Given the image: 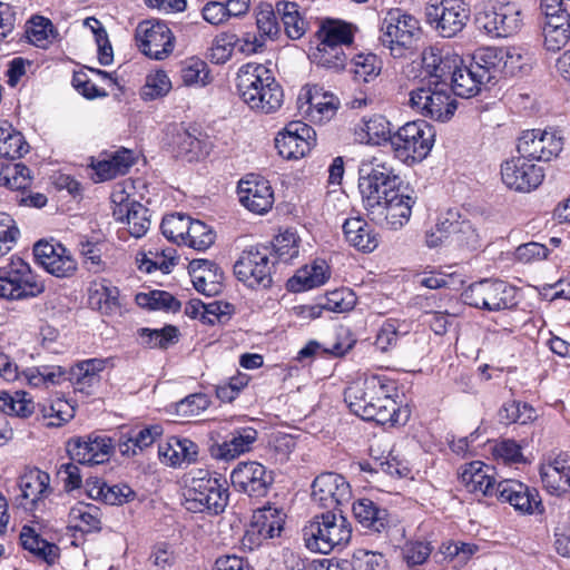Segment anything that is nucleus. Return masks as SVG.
I'll use <instances>...</instances> for the list:
<instances>
[{"label":"nucleus","mask_w":570,"mask_h":570,"mask_svg":"<svg viewBox=\"0 0 570 570\" xmlns=\"http://www.w3.org/2000/svg\"><path fill=\"white\" fill-rule=\"evenodd\" d=\"M372 165L358 180L364 207L372 220L399 229L410 220L415 198L401 190L402 179L391 165L376 157Z\"/></svg>","instance_id":"f257e3e1"},{"label":"nucleus","mask_w":570,"mask_h":570,"mask_svg":"<svg viewBox=\"0 0 570 570\" xmlns=\"http://www.w3.org/2000/svg\"><path fill=\"white\" fill-rule=\"evenodd\" d=\"M395 384L387 376L372 374L353 381L344 391L351 412L365 421L379 424L399 423L396 401L392 397Z\"/></svg>","instance_id":"f03ea898"},{"label":"nucleus","mask_w":570,"mask_h":570,"mask_svg":"<svg viewBox=\"0 0 570 570\" xmlns=\"http://www.w3.org/2000/svg\"><path fill=\"white\" fill-rule=\"evenodd\" d=\"M236 87L242 100L256 112L274 114L283 105V89L264 65L242 66L237 72Z\"/></svg>","instance_id":"7ed1b4c3"},{"label":"nucleus","mask_w":570,"mask_h":570,"mask_svg":"<svg viewBox=\"0 0 570 570\" xmlns=\"http://www.w3.org/2000/svg\"><path fill=\"white\" fill-rule=\"evenodd\" d=\"M184 497L186 510L219 514L228 504L227 481L216 472L197 469L191 472Z\"/></svg>","instance_id":"20e7f679"},{"label":"nucleus","mask_w":570,"mask_h":570,"mask_svg":"<svg viewBox=\"0 0 570 570\" xmlns=\"http://www.w3.org/2000/svg\"><path fill=\"white\" fill-rule=\"evenodd\" d=\"M28 149L29 145L21 132L7 124L0 126V158L9 160L0 163V186L21 191L31 186L29 168L21 163H13L28 153Z\"/></svg>","instance_id":"39448f33"},{"label":"nucleus","mask_w":570,"mask_h":570,"mask_svg":"<svg viewBox=\"0 0 570 570\" xmlns=\"http://www.w3.org/2000/svg\"><path fill=\"white\" fill-rule=\"evenodd\" d=\"M351 537V523L341 512L326 511L315 515L303 529L306 548L323 554L344 547Z\"/></svg>","instance_id":"423d86ee"},{"label":"nucleus","mask_w":570,"mask_h":570,"mask_svg":"<svg viewBox=\"0 0 570 570\" xmlns=\"http://www.w3.org/2000/svg\"><path fill=\"white\" fill-rule=\"evenodd\" d=\"M435 132L425 120L410 121L393 134L391 147L397 159L406 164L423 160L431 151Z\"/></svg>","instance_id":"0eeeda50"},{"label":"nucleus","mask_w":570,"mask_h":570,"mask_svg":"<svg viewBox=\"0 0 570 570\" xmlns=\"http://www.w3.org/2000/svg\"><path fill=\"white\" fill-rule=\"evenodd\" d=\"M409 101L416 112L441 122L450 120L456 109L449 83L442 81H428L426 85L412 89Z\"/></svg>","instance_id":"6e6552de"},{"label":"nucleus","mask_w":570,"mask_h":570,"mask_svg":"<svg viewBox=\"0 0 570 570\" xmlns=\"http://www.w3.org/2000/svg\"><path fill=\"white\" fill-rule=\"evenodd\" d=\"M495 58V51L485 50L470 66L459 63L449 82L450 92L453 91L455 96L463 98L475 96L481 90V86L495 78L498 71V65L493 61Z\"/></svg>","instance_id":"1a4fd4ad"},{"label":"nucleus","mask_w":570,"mask_h":570,"mask_svg":"<svg viewBox=\"0 0 570 570\" xmlns=\"http://www.w3.org/2000/svg\"><path fill=\"white\" fill-rule=\"evenodd\" d=\"M420 31V22L415 17L400 9H393L383 20L381 41L394 57H402L413 47Z\"/></svg>","instance_id":"9d476101"},{"label":"nucleus","mask_w":570,"mask_h":570,"mask_svg":"<svg viewBox=\"0 0 570 570\" xmlns=\"http://www.w3.org/2000/svg\"><path fill=\"white\" fill-rule=\"evenodd\" d=\"M462 298L470 306L490 312L508 309L517 304L515 288L503 281L473 283L462 293Z\"/></svg>","instance_id":"9b49d317"},{"label":"nucleus","mask_w":570,"mask_h":570,"mask_svg":"<svg viewBox=\"0 0 570 570\" xmlns=\"http://www.w3.org/2000/svg\"><path fill=\"white\" fill-rule=\"evenodd\" d=\"M425 14L430 26L443 38L460 33L470 19V7L464 0H430Z\"/></svg>","instance_id":"f8f14e48"},{"label":"nucleus","mask_w":570,"mask_h":570,"mask_svg":"<svg viewBox=\"0 0 570 570\" xmlns=\"http://www.w3.org/2000/svg\"><path fill=\"white\" fill-rule=\"evenodd\" d=\"M135 41L139 51L146 57L164 60L173 53L176 38L165 21L148 19L137 24Z\"/></svg>","instance_id":"ddd939ff"},{"label":"nucleus","mask_w":570,"mask_h":570,"mask_svg":"<svg viewBox=\"0 0 570 570\" xmlns=\"http://www.w3.org/2000/svg\"><path fill=\"white\" fill-rule=\"evenodd\" d=\"M272 252L264 246H252L244 249L234 264V273L238 281L250 288L269 287L272 284Z\"/></svg>","instance_id":"4468645a"},{"label":"nucleus","mask_w":570,"mask_h":570,"mask_svg":"<svg viewBox=\"0 0 570 570\" xmlns=\"http://www.w3.org/2000/svg\"><path fill=\"white\" fill-rule=\"evenodd\" d=\"M519 154L529 160L550 161L563 149V137L554 129H530L521 134Z\"/></svg>","instance_id":"2eb2a0df"},{"label":"nucleus","mask_w":570,"mask_h":570,"mask_svg":"<svg viewBox=\"0 0 570 570\" xmlns=\"http://www.w3.org/2000/svg\"><path fill=\"white\" fill-rule=\"evenodd\" d=\"M351 499V485L341 474L322 473L312 484V500L326 511L341 512L338 508L348 503Z\"/></svg>","instance_id":"dca6fc26"},{"label":"nucleus","mask_w":570,"mask_h":570,"mask_svg":"<svg viewBox=\"0 0 570 570\" xmlns=\"http://www.w3.org/2000/svg\"><path fill=\"white\" fill-rule=\"evenodd\" d=\"M521 12L512 3H494L478 13L476 23L491 37H509L521 26Z\"/></svg>","instance_id":"f3484780"},{"label":"nucleus","mask_w":570,"mask_h":570,"mask_svg":"<svg viewBox=\"0 0 570 570\" xmlns=\"http://www.w3.org/2000/svg\"><path fill=\"white\" fill-rule=\"evenodd\" d=\"M33 256L38 265L58 278L71 277L78 268L70 250L58 242H37L33 246Z\"/></svg>","instance_id":"a211bd4d"},{"label":"nucleus","mask_w":570,"mask_h":570,"mask_svg":"<svg viewBox=\"0 0 570 570\" xmlns=\"http://www.w3.org/2000/svg\"><path fill=\"white\" fill-rule=\"evenodd\" d=\"M112 449V441L109 436L94 433L76 436L67 442V452L70 459L85 465H97L107 462Z\"/></svg>","instance_id":"6ab92c4d"},{"label":"nucleus","mask_w":570,"mask_h":570,"mask_svg":"<svg viewBox=\"0 0 570 570\" xmlns=\"http://www.w3.org/2000/svg\"><path fill=\"white\" fill-rule=\"evenodd\" d=\"M501 178L508 188L529 193L541 185L544 174L542 167L521 156L508 159L501 165Z\"/></svg>","instance_id":"aec40b11"},{"label":"nucleus","mask_w":570,"mask_h":570,"mask_svg":"<svg viewBox=\"0 0 570 570\" xmlns=\"http://www.w3.org/2000/svg\"><path fill=\"white\" fill-rule=\"evenodd\" d=\"M235 489L249 497H264L273 484L274 478L263 464L256 461L239 462L230 473Z\"/></svg>","instance_id":"412c9836"},{"label":"nucleus","mask_w":570,"mask_h":570,"mask_svg":"<svg viewBox=\"0 0 570 570\" xmlns=\"http://www.w3.org/2000/svg\"><path fill=\"white\" fill-rule=\"evenodd\" d=\"M315 144V130L302 122L292 121L275 138V147L285 159H299Z\"/></svg>","instance_id":"4be33fe9"},{"label":"nucleus","mask_w":570,"mask_h":570,"mask_svg":"<svg viewBox=\"0 0 570 570\" xmlns=\"http://www.w3.org/2000/svg\"><path fill=\"white\" fill-rule=\"evenodd\" d=\"M240 204L249 212L258 215L267 213L274 204V193L267 179L249 174L238 183Z\"/></svg>","instance_id":"5701e85b"},{"label":"nucleus","mask_w":570,"mask_h":570,"mask_svg":"<svg viewBox=\"0 0 570 570\" xmlns=\"http://www.w3.org/2000/svg\"><path fill=\"white\" fill-rule=\"evenodd\" d=\"M495 491V497L501 502L509 503L521 513L532 514L541 507L537 489L530 488L518 480H502L498 483Z\"/></svg>","instance_id":"b1692460"},{"label":"nucleus","mask_w":570,"mask_h":570,"mask_svg":"<svg viewBox=\"0 0 570 570\" xmlns=\"http://www.w3.org/2000/svg\"><path fill=\"white\" fill-rule=\"evenodd\" d=\"M18 485L21 494L17 501L24 510H38L51 493L50 476L39 469L24 472L19 478Z\"/></svg>","instance_id":"393cba45"},{"label":"nucleus","mask_w":570,"mask_h":570,"mask_svg":"<svg viewBox=\"0 0 570 570\" xmlns=\"http://www.w3.org/2000/svg\"><path fill=\"white\" fill-rule=\"evenodd\" d=\"M540 476L551 494L567 492L570 489V452H560L544 461L540 465Z\"/></svg>","instance_id":"a878e982"},{"label":"nucleus","mask_w":570,"mask_h":570,"mask_svg":"<svg viewBox=\"0 0 570 570\" xmlns=\"http://www.w3.org/2000/svg\"><path fill=\"white\" fill-rule=\"evenodd\" d=\"M436 232H442L449 239L459 245L475 247L478 234L470 220L464 218L459 210L449 209L440 215L435 224Z\"/></svg>","instance_id":"bb28decb"},{"label":"nucleus","mask_w":570,"mask_h":570,"mask_svg":"<svg viewBox=\"0 0 570 570\" xmlns=\"http://www.w3.org/2000/svg\"><path fill=\"white\" fill-rule=\"evenodd\" d=\"M462 59L458 55L443 52L436 48H429L423 51L422 65L429 76L428 81L450 82L453 72L458 68Z\"/></svg>","instance_id":"cd10ccee"},{"label":"nucleus","mask_w":570,"mask_h":570,"mask_svg":"<svg viewBox=\"0 0 570 570\" xmlns=\"http://www.w3.org/2000/svg\"><path fill=\"white\" fill-rule=\"evenodd\" d=\"M492 469L481 461L465 464L460 473L461 483L471 493H480L484 497H495V481Z\"/></svg>","instance_id":"c85d7f7f"},{"label":"nucleus","mask_w":570,"mask_h":570,"mask_svg":"<svg viewBox=\"0 0 570 570\" xmlns=\"http://www.w3.org/2000/svg\"><path fill=\"white\" fill-rule=\"evenodd\" d=\"M305 99L306 109L304 112L312 121L323 122L330 120L336 112L338 101L334 95L323 91L322 88L314 86L301 94L299 100Z\"/></svg>","instance_id":"c756f323"},{"label":"nucleus","mask_w":570,"mask_h":570,"mask_svg":"<svg viewBox=\"0 0 570 570\" xmlns=\"http://www.w3.org/2000/svg\"><path fill=\"white\" fill-rule=\"evenodd\" d=\"M105 365L106 360L101 358L82 361L71 367L69 372L66 371L65 381H70L75 391L89 395L91 389L99 383V373L105 368Z\"/></svg>","instance_id":"7c9ffc66"},{"label":"nucleus","mask_w":570,"mask_h":570,"mask_svg":"<svg viewBox=\"0 0 570 570\" xmlns=\"http://www.w3.org/2000/svg\"><path fill=\"white\" fill-rule=\"evenodd\" d=\"M158 455L163 463L170 466L190 464L197 460L198 445L189 439L173 436L159 444Z\"/></svg>","instance_id":"2f4dec72"},{"label":"nucleus","mask_w":570,"mask_h":570,"mask_svg":"<svg viewBox=\"0 0 570 570\" xmlns=\"http://www.w3.org/2000/svg\"><path fill=\"white\" fill-rule=\"evenodd\" d=\"M284 514L274 507H264L253 513L249 535H257L258 540L278 537L283 530Z\"/></svg>","instance_id":"473e14b6"},{"label":"nucleus","mask_w":570,"mask_h":570,"mask_svg":"<svg viewBox=\"0 0 570 570\" xmlns=\"http://www.w3.org/2000/svg\"><path fill=\"white\" fill-rule=\"evenodd\" d=\"M343 233L346 242L362 252L371 253L379 246V235L362 217L347 218Z\"/></svg>","instance_id":"72a5a7b5"},{"label":"nucleus","mask_w":570,"mask_h":570,"mask_svg":"<svg viewBox=\"0 0 570 570\" xmlns=\"http://www.w3.org/2000/svg\"><path fill=\"white\" fill-rule=\"evenodd\" d=\"M258 436L257 431L252 426L235 429L229 439L218 444L214 455L222 460H234L235 458L249 452Z\"/></svg>","instance_id":"f704fd0d"},{"label":"nucleus","mask_w":570,"mask_h":570,"mask_svg":"<svg viewBox=\"0 0 570 570\" xmlns=\"http://www.w3.org/2000/svg\"><path fill=\"white\" fill-rule=\"evenodd\" d=\"M170 145L176 157L193 161L203 150V141L196 128L187 129L183 125H175L170 129Z\"/></svg>","instance_id":"c9c22d12"},{"label":"nucleus","mask_w":570,"mask_h":570,"mask_svg":"<svg viewBox=\"0 0 570 570\" xmlns=\"http://www.w3.org/2000/svg\"><path fill=\"white\" fill-rule=\"evenodd\" d=\"M353 514L357 522L373 532L384 531L390 523L386 509L379 507L372 500L363 498L353 503Z\"/></svg>","instance_id":"e433bc0d"},{"label":"nucleus","mask_w":570,"mask_h":570,"mask_svg":"<svg viewBox=\"0 0 570 570\" xmlns=\"http://www.w3.org/2000/svg\"><path fill=\"white\" fill-rule=\"evenodd\" d=\"M330 278V267L325 261H314L299 268L288 279L287 287L293 292H304L324 285Z\"/></svg>","instance_id":"4c0bfd02"},{"label":"nucleus","mask_w":570,"mask_h":570,"mask_svg":"<svg viewBox=\"0 0 570 570\" xmlns=\"http://www.w3.org/2000/svg\"><path fill=\"white\" fill-rule=\"evenodd\" d=\"M114 216L117 220L126 223L129 234L136 238L144 236L150 226L147 208L138 203L120 204Z\"/></svg>","instance_id":"58836bf2"},{"label":"nucleus","mask_w":570,"mask_h":570,"mask_svg":"<svg viewBox=\"0 0 570 570\" xmlns=\"http://www.w3.org/2000/svg\"><path fill=\"white\" fill-rule=\"evenodd\" d=\"M134 153L122 148L106 155L104 159L97 163L95 170L101 180H109L118 175H125L134 165Z\"/></svg>","instance_id":"ea45409f"},{"label":"nucleus","mask_w":570,"mask_h":570,"mask_svg":"<svg viewBox=\"0 0 570 570\" xmlns=\"http://www.w3.org/2000/svg\"><path fill=\"white\" fill-rule=\"evenodd\" d=\"M276 13L283 22L284 30L288 38L299 39L307 29V22L302 17L298 4L291 1H278Z\"/></svg>","instance_id":"a19ab883"},{"label":"nucleus","mask_w":570,"mask_h":570,"mask_svg":"<svg viewBox=\"0 0 570 570\" xmlns=\"http://www.w3.org/2000/svg\"><path fill=\"white\" fill-rule=\"evenodd\" d=\"M68 518L71 527L81 532L100 530V510L96 505L78 502L70 509Z\"/></svg>","instance_id":"79ce46f5"},{"label":"nucleus","mask_w":570,"mask_h":570,"mask_svg":"<svg viewBox=\"0 0 570 570\" xmlns=\"http://www.w3.org/2000/svg\"><path fill=\"white\" fill-rule=\"evenodd\" d=\"M66 379V370L59 365H42L29 367L21 372L20 380L28 385L38 387L42 385H57Z\"/></svg>","instance_id":"37998d69"},{"label":"nucleus","mask_w":570,"mask_h":570,"mask_svg":"<svg viewBox=\"0 0 570 570\" xmlns=\"http://www.w3.org/2000/svg\"><path fill=\"white\" fill-rule=\"evenodd\" d=\"M320 40L343 48L351 46L354 31L350 23L340 20H326L317 32Z\"/></svg>","instance_id":"c03bdc74"},{"label":"nucleus","mask_w":570,"mask_h":570,"mask_svg":"<svg viewBox=\"0 0 570 570\" xmlns=\"http://www.w3.org/2000/svg\"><path fill=\"white\" fill-rule=\"evenodd\" d=\"M20 541L26 550L42 558L47 562H52L58 553L56 544L40 538L36 530L29 525H24L20 532Z\"/></svg>","instance_id":"a18cd8bd"},{"label":"nucleus","mask_w":570,"mask_h":570,"mask_svg":"<svg viewBox=\"0 0 570 570\" xmlns=\"http://www.w3.org/2000/svg\"><path fill=\"white\" fill-rule=\"evenodd\" d=\"M45 284H33L32 287L22 285L9 275H4V268H0V297L6 299H23L36 297L43 293Z\"/></svg>","instance_id":"49530a36"},{"label":"nucleus","mask_w":570,"mask_h":570,"mask_svg":"<svg viewBox=\"0 0 570 570\" xmlns=\"http://www.w3.org/2000/svg\"><path fill=\"white\" fill-rule=\"evenodd\" d=\"M40 411L48 426H61L75 416V407L60 397L42 403Z\"/></svg>","instance_id":"de8ad7c7"},{"label":"nucleus","mask_w":570,"mask_h":570,"mask_svg":"<svg viewBox=\"0 0 570 570\" xmlns=\"http://www.w3.org/2000/svg\"><path fill=\"white\" fill-rule=\"evenodd\" d=\"M313 60L321 67L338 71L345 67L347 57L343 48L320 40Z\"/></svg>","instance_id":"09e8293b"},{"label":"nucleus","mask_w":570,"mask_h":570,"mask_svg":"<svg viewBox=\"0 0 570 570\" xmlns=\"http://www.w3.org/2000/svg\"><path fill=\"white\" fill-rule=\"evenodd\" d=\"M352 65L355 79L363 82L372 81L382 70V60L371 52L356 55Z\"/></svg>","instance_id":"8fccbe9b"},{"label":"nucleus","mask_w":570,"mask_h":570,"mask_svg":"<svg viewBox=\"0 0 570 570\" xmlns=\"http://www.w3.org/2000/svg\"><path fill=\"white\" fill-rule=\"evenodd\" d=\"M136 303L149 309H165L176 312L180 308V302L165 291H151L136 295Z\"/></svg>","instance_id":"3c124183"},{"label":"nucleus","mask_w":570,"mask_h":570,"mask_svg":"<svg viewBox=\"0 0 570 570\" xmlns=\"http://www.w3.org/2000/svg\"><path fill=\"white\" fill-rule=\"evenodd\" d=\"M90 302L102 313H109L119 306V289L107 281L95 285Z\"/></svg>","instance_id":"603ef678"},{"label":"nucleus","mask_w":570,"mask_h":570,"mask_svg":"<svg viewBox=\"0 0 570 570\" xmlns=\"http://www.w3.org/2000/svg\"><path fill=\"white\" fill-rule=\"evenodd\" d=\"M190 222L191 218L185 214L168 215L161 222L163 235L176 244H184Z\"/></svg>","instance_id":"864d4df0"},{"label":"nucleus","mask_w":570,"mask_h":570,"mask_svg":"<svg viewBox=\"0 0 570 570\" xmlns=\"http://www.w3.org/2000/svg\"><path fill=\"white\" fill-rule=\"evenodd\" d=\"M177 328L171 325H167L159 330L139 328L138 335L141 340V344L149 348H167L177 338Z\"/></svg>","instance_id":"5fc2aeb1"},{"label":"nucleus","mask_w":570,"mask_h":570,"mask_svg":"<svg viewBox=\"0 0 570 570\" xmlns=\"http://www.w3.org/2000/svg\"><path fill=\"white\" fill-rule=\"evenodd\" d=\"M0 410L6 414L28 417L33 413L35 404L27 399L26 392H16L14 395L4 393L0 395Z\"/></svg>","instance_id":"6e6d98bb"},{"label":"nucleus","mask_w":570,"mask_h":570,"mask_svg":"<svg viewBox=\"0 0 570 570\" xmlns=\"http://www.w3.org/2000/svg\"><path fill=\"white\" fill-rule=\"evenodd\" d=\"M214 242L215 233L212 228L200 220L191 219L184 245L196 250H205L209 248Z\"/></svg>","instance_id":"4d7b16f0"},{"label":"nucleus","mask_w":570,"mask_h":570,"mask_svg":"<svg viewBox=\"0 0 570 570\" xmlns=\"http://www.w3.org/2000/svg\"><path fill=\"white\" fill-rule=\"evenodd\" d=\"M362 130L366 134V142L372 145H381L390 141L393 136L391 134L390 121L380 115H375L364 120Z\"/></svg>","instance_id":"13d9d810"},{"label":"nucleus","mask_w":570,"mask_h":570,"mask_svg":"<svg viewBox=\"0 0 570 570\" xmlns=\"http://www.w3.org/2000/svg\"><path fill=\"white\" fill-rule=\"evenodd\" d=\"M499 417L504 424H525L534 419V410L527 403L510 401L503 404L499 412Z\"/></svg>","instance_id":"bf43d9fd"},{"label":"nucleus","mask_w":570,"mask_h":570,"mask_svg":"<svg viewBox=\"0 0 570 570\" xmlns=\"http://www.w3.org/2000/svg\"><path fill=\"white\" fill-rule=\"evenodd\" d=\"M78 246L83 259V265L89 272L99 273L105 271L106 263L101 259V243L81 237Z\"/></svg>","instance_id":"052dcab7"},{"label":"nucleus","mask_w":570,"mask_h":570,"mask_svg":"<svg viewBox=\"0 0 570 570\" xmlns=\"http://www.w3.org/2000/svg\"><path fill=\"white\" fill-rule=\"evenodd\" d=\"M237 42L236 35L226 32L218 35L209 49V60L216 65L225 63L230 59Z\"/></svg>","instance_id":"680f3d73"},{"label":"nucleus","mask_w":570,"mask_h":570,"mask_svg":"<svg viewBox=\"0 0 570 570\" xmlns=\"http://www.w3.org/2000/svg\"><path fill=\"white\" fill-rule=\"evenodd\" d=\"M181 79L186 86L203 87L209 82L207 63L200 59L191 58L181 68Z\"/></svg>","instance_id":"e2e57ef3"},{"label":"nucleus","mask_w":570,"mask_h":570,"mask_svg":"<svg viewBox=\"0 0 570 570\" xmlns=\"http://www.w3.org/2000/svg\"><path fill=\"white\" fill-rule=\"evenodd\" d=\"M171 88V82L167 73L163 70L147 76L146 83L141 90L144 100H155L166 96Z\"/></svg>","instance_id":"0e129e2a"},{"label":"nucleus","mask_w":570,"mask_h":570,"mask_svg":"<svg viewBox=\"0 0 570 570\" xmlns=\"http://www.w3.org/2000/svg\"><path fill=\"white\" fill-rule=\"evenodd\" d=\"M296 233L285 230L277 235L273 243L274 252L283 262H289L298 255L299 245Z\"/></svg>","instance_id":"69168bd1"},{"label":"nucleus","mask_w":570,"mask_h":570,"mask_svg":"<svg viewBox=\"0 0 570 570\" xmlns=\"http://www.w3.org/2000/svg\"><path fill=\"white\" fill-rule=\"evenodd\" d=\"M19 236L20 230L14 219L6 213H0V257L13 248Z\"/></svg>","instance_id":"338daca9"},{"label":"nucleus","mask_w":570,"mask_h":570,"mask_svg":"<svg viewBox=\"0 0 570 570\" xmlns=\"http://www.w3.org/2000/svg\"><path fill=\"white\" fill-rule=\"evenodd\" d=\"M4 275L11 276L22 285L32 287L33 284H43L38 279L37 275L33 274L30 265L20 257H12L10 263L4 267Z\"/></svg>","instance_id":"774afa93"}]
</instances>
